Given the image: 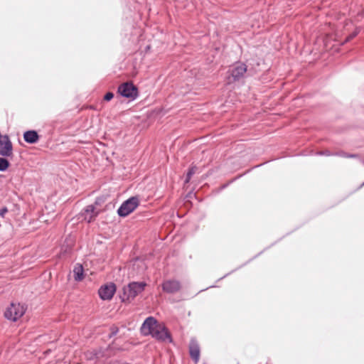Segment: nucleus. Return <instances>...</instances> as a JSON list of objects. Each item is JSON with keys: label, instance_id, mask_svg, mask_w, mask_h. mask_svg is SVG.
<instances>
[{"label": "nucleus", "instance_id": "1", "mask_svg": "<svg viewBox=\"0 0 364 364\" xmlns=\"http://www.w3.org/2000/svg\"><path fill=\"white\" fill-rule=\"evenodd\" d=\"M147 284L145 282H132L123 287V294L120 295L122 302H131L141 294Z\"/></svg>", "mask_w": 364, "mask_h": 364}, {"label": "nucleus", "instance_id": "2", "mask_svg": "<svg viewBox=\"0 0 364 364\" xmlns=\"http://www.w3.org/2000/svg\"><path fill=\"white\" fill-rule=\"evenodd\" d=\"M247 71V67L245 63L236 62L228 69L227 72L226 78L228 84H232L243 79Z\"/></svg>", "mask_w": 364, "mask_h": 364}, {"label": "nucleus", "instance_id": "3", "mask_svg": "<svg viewBox=\"0 0 364 364\" xmlns=\"http://www.w3.org/2000/svg\"><path fill=\"white\" fill-rule=\"evenodd\" d=\"M117 94L130 101H134L139 97V89L132 82L128 81L118 86Z\"/></svg>", "mask_w": 364, "mask_h": 364}, {"label": "nucleus", "instance_id": "4", "mask_svg": "<svg viewBox=\"0 0 364 364\" xmlns=\"http://www.w3.org/2000/svg\"><path fill=\"white\" fill-rule=\"evenodd\" d=\"M139 205L137 196H132L124 200L117 209V215L120 218H125L131 214Z\"/></svg>", "mask_w": 364, "mask_h": 364}, {"label": "nucleus", "instance_id": "5", "mask_svg": "<svg viewBox=\"0 0 364 364\" xmlns=\"http://www.w3.org/2000/svg\"><path fill=\"white\" fill-rule=\"evenodd\" d=\"M26 308L20 303L12 302L9 306L6 308L4 311V317L7 320L11 321H16L20 318L26 312Z\"/></svg>", "mask_w": 364, "mask_h": 364}, {"label": "nucleus", "instance_id": "6", "mask_svg": "<svg viewBox=\"0 0 364 364\" xmlns=\"http://www.w3.org/2000/svg\"><path fill=\"white\" fill-rule=\"evenodd\" d=\"M152 338L160 342L173 343V338L171 333L165 326L159 325L156 326L154 331L149 332Z\"/></svg>", "mask_w": 364, "mask_h": 364}, {"label": "nucleus", "instance_id": "7", "mask_svg": "<svg viewBox=\"0 0 364 364\" xmlns=\"http://www.w3.org/2000/svg\"><path fill=\"white\" fill-rule=\"evenodd\" d=\"M116 290V284L110 282L101 286L98 290V294L102 300H110L112 299Z\"/></svg>", "mask_w": 364, "mask_h": 364}, {"label": "nucleus", "instance_id": "8", "mask_svg": "<svg viewBox=\"0 0 364 364\" xmlns=\"http://www.w3.org/2000/svg\"><path fill=\"white\" fill-rule=\"evenodd\" d=\"M98 215V213L95 211V205H89L85 207L79 213L78 219L85 220L87 223H90Z\"/></svg>", "mask_w": 364, "mask_h": 364}, {"label": "nucleus", "instance_id": "9", "mask_svg": "<svg viewBox=\"0 0 364 364\" xmlns=\"http://www.w3.org/2000/svg\"><path fill=\"white\" fill-rule=\"evenodd\" d=\"M162 290L167 294H175L181 289V284L176 279H168L161 284Z\"/></svg>", "mask_w": 364, "mask_h": 364}, {"label": "nucleus", "instance_id": "10", "mask_svg": "<svg viewBox=\"0 0 364 364\" xmlns=\"http://www.w3.org/2000/svg\"><path fill=\"white\" fill-rule=\"evenodd\" d=\"M188 352L191 358L195 363H197L200 359V348L198 341L195 338L190 340Z\"/></svg>", "mask_w": 364, "mask_h": 364}, {"label": "nucleus", "instance_id": "11", "mask_svg": "<svg viewBox=\"0 0 364 364\" xmlns=\"http://www.w3.org/2000/svg\"><path fill=\"white\" fill-rule=\"evenodd\" d=\"M157 320L153 316L147 317L141 325V331L144 335H150L149 332H154L155 328H156Z\"/></svg>", "mask_w": 364, "mask_h": 364}, {"label": "nucleus", "instance_id": "12", "mask_svg": "<svg viewBox=\"0 0 364 364\" xmlns=\"http://www.w3.org/2000/svg\"><path fill=\"white\" fill-rule=\"evenodd\" d=\"M24 141L30 144H33L39 141L40 136L36 130H28L23 133Z\"/></svg>", "mask_w": 364, "mask_h": 364}, {"label": "nucleus", "instance_id": "13", "mask_svg": "<svg viewBox=\"0 0 364 364\" xmlns=\"http://www.w3.org/2000/svg\"><path fill=\"white\" fill-rule=\"evenodd\" d=\"M73 277H74V279L76 282H80L84 279L85 274H84V268H83L82 264H81L80 263H77L75 265L74 269H73Z\"/></svg>", "mask_w": 364, "mask_h": 364}, {"label": "nucleus", "instance_id": "14", "mask_svg": "<svg viewBox=\"0 0 364 364\" xmlns=\"http://www.w3.org/2000/svg\"><path fill=\"white\" fill-rule=\"evenodd\" d=\"M10 166V162L7 157L0 156V171H6Z\"/></svg>", "mask_w": 364, "mask_h": 364}, {"label": "nucleus", "instance_id": "15", "mask_svg": "<svg viewBox=\"0 0 364 364\" xmlns=\"http://www.w3.org/2000/svg\"><path fill=\"white\" fill-rule=\"evenodd\" d=\"M101 352L97 350H93L87 354L88 360L98 359L100 358Z\"/></svg>", "mask_w": 364, "mask_h": 364}, {"label": "nucleus", "instance_id": "16", "mask_svg": "<svg viewBox=\"0 0 364 364\" xmlns=\"http://www.w3.org/2000/svg\"><path fill=\"white\" fill-rule=\"evenodd\" d=\"M110 333L108 336L109 338H111L115 336L119 333V328L115 325H112L109 328Z\"/></svg>", "mask_w": 364, "mask_h": 364}, {"label": "nucleus", "instance_id": "17", "mask_svg": "<svg viewBox=\"0 0 364 364\" xmlns=\"http://www.w3.org/2000/svg\"><path fill=\"white\" fill-rule=\"evenodd\" d=\"M241 177V175H239L236 177H235L234 178H232V180H230V181H228V183H224L220 187V189L219 191H223L224 190L225 188H226L227 187H228L232 183H233L234 181H235L237 179H238L239 178Z\"/></svg>", "mask_w": 364, "mask_h": 364}, {"label": "nucleus", "instance_id": "18", "mask_svg": "<svg viewBox=\"0 0 364 364\" xmlns=\"http://www.w3.org/2000/svg\"><path fill=\"white\" fill-rule=\"evenodd\" d=\"M197 169L198 168L196 166L192 165L188 168L186 174L188 176V177H192L193 175L195 174Z\"/></svg>", "mask_w": 364, "mask_h": 364}, {"label": "nucleus", "instance_id": "19", "mask_svg": "<svg viewBox=\"0 0 364 364\" xmlns=\"http://www.w3.org/2000/svg\"><path fill=\"white\" fill-rule=\"evenodd\" d=\"M114 95L112 92H107L105 95H104V100L105 101H107V102H109L111 100L113 99Z\"/></svg>", "mask_w": 364, "mask_h": 364}, {"label": "nucleus", "instance_id": "20", "mask_svg": "<svg viewBox=\"0 0 364 364\" xmlns=\"http://www.w3.org/2000/svg\"><path fill=\"white\" fill-rule=\"evenodd\" d=\"M317 155H319V156H334V152H331L330 151L328 150H326V151H318L317 152Z\"/></svg>", "mask_w": 364, "mask_h": 364}, {"label": "nucleus", "instance_id": "21", "mask_svg": "<svg viewBox=\"0 0 364 364\" xmlns=\"http://www.w3.org/2000/svg\"><path fill=\"white\" fill-rule=\"evenodd\" d=\"M334 156H341V157H343V158H348V153L345 152L343 151H338V152H334Z\"/></svg>", "mask_w": 364, "mask_h": 364}, {"label": "nucleus", "instance_id": "22", "mask_svg": "<svg viewBox=\"0 0 364 364\" xmlns=\"http://www.w3.org/2000/svg\"><path fill=\"white\" fill-rule=\"evenodd\" d=\"M8 208L6 207H3L0 209V216L4 217L5 214L8 213Z\"/></svg>", "mask_w": 364, "mask_h": 364}, {"label": "nucleus", "instance_id": "23", "mask_svg": "<svg viewBox=\"0 0 364 364\" xmlns=\"http://www.w3.org/2000/svg\"><path fill=\"white\" fill-rule=\"evenodd\" d=\"M102 201H103V200H102V197L96 198L95 201V204H94L95 206V205H100Z\"/></svg>", "mask_w": 364, "mask_h": 364}, {"label": "nucleus", "instance_id": "24", "mask_svg": "<svg viewBox=\"0 0 364 364\" xmlns=\"http://www.w3.org/2000/svg\"><path fill=\"white\" fill-rule=\"evenodd\" d=\"M237 269H233L232 270L231 272L227 273L226 274H225L223 277H220V279H218V281L220 280H222L223 279H224L225 277H228V275H230V274H232V272H235Z\"/></svg>", "mask_w": 364, "mask_h": 364}, {"label": "nucleus", "instance_id": "25", "mask_svg": "<svg viewBox=\"0 0 364 364\" xmlns=\"http://www.w3.org/2000/svg\"><path fill=\"white\" fill-rule=\"evenodd\" d=\"M191 179V177H188V176L186 174L185 180H184L185 183H189Z\"/></svg>", "mask_w": 364, "mask_h": 364}, {"label": "nucleus", "instance_id": "26", "mask_svg": "<svg viewBox=\"0 0 364 364\" xmlns=\"http://www.w3.org/2000/svg\"><path fill=\"white\" fill-rule=\"evenodd\" d=\"M358 157V154H348V158H357Z\"/></svg>", "mask_w": 364, "mask_h": 364}, {"label": "nucleus", "instance_id": "27", "mask_svg": "<svg viewBox=\"0 0 364 364\" xmlns=\"http://www.w3.org/2000/svg\"><path fill=\"white\" fill-rule=\"evenodd\" d=\"M357 35V33L353 32L352 34L350 35L348 37V40L353 38Z\"/></svg>", "mask_w": 364, "mask_h": 364}, {"label": "nucleus", "instance_id": "28", "mask_svg": "<svg viewBox=\"0 0 364 364\" xmlns=\"http://www.w3.org/2000/svg\"><path fill=\"white\" fill-rule=\"evenodd\" d=\"M253 259H255V258L253 257V258L250 259L248 262H246V263H245V264H243L242 265H241L240 267H238V268H237V269H240L241 267H243V266H244V265H245L246 264H248V262H249L250 261L252 260Z\"/></svg>", "mask_w": 364, "mask_h": 364}, {"label": "nucleus", "instance_id": "29", "mask_svg": "<svg viewBox=\"0 0 364 364\" xmlns=\"http://www.w3.org/2000/svg\"><path fill=\"white\" fill-rule=\"evenodd\" d=\"M263 252V251L259 252V253L254 257V258H256L258 255H261Z\"/></svg>", "mask_w": 364, "mask_h": 364}, {"label": "nucleus", "instance_id": "30", "mask_svg": "<svg viewBox=\"0 0 364 364\" xmlns=\"http://www.w3.org/2000/svg\"><path fill=\"white\" fill-rule=\"evenodd\" d=\"M363 186H364V182H363V183H361V185L359 186V188H362Z\"/></svg>", "mask_w": 364, "mask_h": 364}, {"label": "nucleus", "instance_id": "31", "mask_svg": "<svg viewBox=\"0 0 364 364\" xmlns=\"http://www.w3.org/2000/svg\"><path fill=\"white\" fill-rule=\"evenodd\" d=\"M212 287H215V286L211 285V286L209 287V288H212ZM207 289H208V287Z\"/></svg>", "mask_w": 364, "mask_h": 364}, {"label": "nucleus", "instance_id": "32", "mask_svg": "<svg viewBox=\"0 0 364 364\" xmlns=\"http://www.w3.org/2000/svg\"><path fill=\"white\" fill-rule=\"evenodd\" d=\"M363 164H364V160L362 161Z\"/></svg>", "mask_w": 364, "mask_h": 364}]
</instances>
